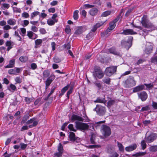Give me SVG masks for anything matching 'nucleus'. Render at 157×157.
Segmentation results:
<instances>
[{"mask_svg": "<svg viewBox=\"0 0 157 157\" xmlns=\"http://www.w3.org/2000/svg\"><path fill=\"white\" fill-rule=\"evenodd\" d=\"M147 16L144 15L142 18L141 23L143 26L146 28L149 29L148 31H151L155 29V27L147 20Z\"/></svg>", "mask_w": 157, "mask_h": 157, "instance_id": "nucleus-1", "label": "nucleus"}, {"mask_svg": "<svg viewBox=\"0 0 157 157\" xmlns=\"http://www.w3.org/2000/svg\"><path fill=\"white\" fill-rule=\"evenodd\" d=\"M136 84V82L133 77H130L125 81L124 86L126 88H130L135 86Z\"/></svg>", "mask_w": 157, "mask_h": 157, "instance_id": "nucleus-2", "label": "nucleus"}, {"mask_svg": "<svg viewBox=\"0 0 157 157\" xmlns=\"http://www.w3.org/2000/svg\"><path fill=\"white\" fill-rule=\"evenodd\" d=\"M101 131L102 135L105 137L109 136L111 132L110 128L109 126L105 125L102 126Z\"/></svg>", "mask_w": 157, "mask_h": 157, "instance_id": "nucleus-3", "label": "nucleus"}, {"mask_svg": "<svg viewBox=\"0 0 157 157\" xmlns=\"http://www.w3.org/2000/svg\"><path fill=\"white\" fill-rule=\"evenodd\" d=\"M75 126L77 129L84 131L88 130L89 127V125L87 124L78 121L75 122Z\"/></svg>", "mask_w": 157, "mask_h": 157, "instance_id": "nucleus-4", "label": "nucleus"}, {"mask_svg": "<svg viewBox=\"0 0 157 157\" xmlns=\"http://www.w3.org/2000/svg\"><path fill=\"white\" fill-rule=\"evenodd\" d=\"M94 110L96 111L98 114L100 116L104 115L106 111L105 107L100 105H97Z\"/></svg>", "mask_w": 157, "mask_h": 157, "instance_id": "nucleus-5", "label": "nucleus"}, {"mask_svg": "<svg viewBox=\"0 0 157 157\" xmlns=\"http://www.w3.org/2000/svg\"><path fill=\"white\" fill-rule=\"evenodd\" d=\"M117 69V67L112 66L106 68L105 70V73L106 75L110 76H111L115 72Z\"/></svg>", "mask_w": 157, "mask_h": 157, "instance_id": "nucleus-6", "label": "nucleus"}, {"mask_svg": "<svg viewBox=\"0 0 157 157\" xmlns=\"http://www.w3.org/2000/svg\"><path fill=\"white\" fill-rule=\"evenodd\" d=\"M133 39L132 36H130L129 37V40L128 41H126L123 40L121 42L122 46L125 48L128 49L131 46V42Z\"/></svg>", "mask_w": 157, "mask_h": 157, "instance_id": "nucleus-7", "label": "nucleus"}, {"mask_svg": "<svg viewBox=\"0 0 157 157\" xmlns=\"http://www.w3.org/2000/svg\"><path fill=\"white\" fill-rule=\"evenodd\" d=\"M153 48V44L151 42H147L145 45L144 52L147 54H149L152 52Z\"/></svg>", "mask_w": 157, "mask_h": 157, "instance_id": "nucleus-8", "label": "nucleus"}, {"mask_svg": "<svg viewBox=\"0 0 157 157\" xmlns=\"http://www.w3.org/2000/svg\"><path fill=\"white\" fill-rule=\"evenodd\" d=\"M58 152L54 154V157H60L63 153V147L62 144L59 143L58 146Z\"/></svg>", "mask_w": 157, "mask_h": 157, "instance_id": "nucleus-9", "label": "nucleus"}, {"mask_svg": "<svg viewBox=\"0 0 157 157\" xmlns=\"http://www.w3.org/2000/svg\"><path fill=\"white\" fill-rule=\"evenodd\" d=\"M93 75L95 77H97L100 79L102 78L104 75V74L102 71L100 69H95V71L93 74Z\"/></svg>", "mask_w": 157, "mask_h": 157, "instance_id": "nucleus-10", "label": "nucleus"}, {"mask_svg": "<svg viewBox=\"0 0 157 157\" xmlns=\"http://www.w3.org/2000/svg\"><path fill=\"white\" fill-rule=\"evenodd\" d=\"M157 137V135L155 133H151L146 138L147 142L150 143L155 140Z\"/></svg>", "mask_w": 157, "mask_h": 157, "instance_id": "nucleus-11", "label": "nucleus"}, {"mask_svg": "<svg viewBox=\"0 0 157 157\" xmlns=\"http://www.w3.org/2000/svg\"><path fill=\"white\" fill-rule=\"evenodd\" d=\"M139 98H140L142 101H144L147 98L148 95L145 91H142L138 93Z\"/></svg>", "mask_w": 157, "mask_h": 157, "instance_id": "nucleus-12", "label": "nucleus"}, {"mask_svg": "<svg viewBox=\"0 0 157 157\" xmlns=\"http://www.w3.org/2000/svg\"><path fill=\"white\" fill-rule=\"evenodd\" d=\"M121 34L125 35H129L136 34L137 33L136 32L134 31L132 29H128L124 30L121 33Z\"/></svg>", "mask_w": 157, "mask_h": 157, "instance_id": "nucleus-13", "label": "nucleus"}, {"mask_svg": "<svg viewBox=\"0 0 157 157\" xmlns=\"http://www.w3.org/2000/svg\"><path fill=\"white\" fill-rule=\"evenodd\" d=\"M27 36L30 39H35L37 37V35L33 33L32 31H27Z\"/></svg>", "mask_w": 157, "mask_h": 157, "instance_id": "nucleus-14", "label": "nucleus"}, {"mask_svg": "<svg viewBox=\"0 0 157 157\" xmlns=\"http://www.w3.org/2000/svg\"><path fill=\"white\" fill-rule=\"evenodd\" d=\"M144 90H145L144 85H139L134 87L133 89V92H136Z\"/></svg>", "mask_w": 157, "mask_h": 157, "instance_id": "nucleus-15", "label": "nucleus"}, {"mask_svg": "<svg viewBox=\"0 0 157 157\" xmlns=\"http://www.w3.org/2000/svg\"><path fill=\"white\" fill-rule=\"evenodd\" d=\"M136 144H134L129 146L126 147L125 149L127 151H131L136 149Z\"/></svg>", "mask_w": 157, "mask_h": 157, "instance_id": "nucleus-16", "label": "nucleus"}, {"mask_svg": "<svg viewBox=\"0 0 157 157\" xmlns=\"http://www.w3.org/2000/svg\"><path fill=\"white\" fill-rule=\"evenodd\" d=\"M55 78V76L53 75H51L48 78L46 82V85L48 86Z\"/></svg>", "mask_w": 157, "mask_h": 157, "instance_id": "nucleus-17", "label": "nucleus"}, {"mask_svg": "<svg viewBox=\"0 0 157 157\" xmlns=\"http://www.w3.org/2000/svg\"><path fill=\"white\" fill-rule=\"evenodd\" d=\"M85 30V28L82 26L79 27L75 32V34L79 35L82 33Z\"/></svg>", "mask_w": 157, "mask_h": 157, "instance_id": "nucleus-18", "label": "nucleus"}, {"mask_svg": "<svg viewBox=\"0 0 157 157\" xmlns=\"http://www.w3.org/2000/svg\"><path fill=\"white\" fill-rule=\"evenodd\" d=\"M71 119L73 120H77L81 121H83L84 120L80 116L75 115H74L72 116Z\"/></svg>", "mask_w": 157, "mask_h": 157, "instance_id": "nucleus-19", "label": "nucleus"}, {"mask_svg": "<svg viewBox=\"0 0 157 157\" xmlns=\"http://www.w3.org/2000/svg\"><path fill=\"white\" fill-rule=\"evenodd\" d=\"M98 12V9L96 8H94L90 10L89 13L92 16H94L97 14Z\"/></svg>", "mask_w": 157, "mask_h": 157, "instance_id": "nucleus-20", "label": "nucleus"}, {"mask_svg": "<svg viewBox=\"0 0 157 157\" xmlns=\"http://www.w3.org/2000/svg\"><path fill=\"white\" fill-rule=\"evenodd\" d=\"M109 25V27L106 30V32L107 33L110 32L111 30L113 29L116 26V25L114 24V23L112 22H110Z\"/></svg>", "mask_w": 157, "mask_h": 157, "instance_id": "nucleus-21", "label": "nucleus"}, {"mask_svg": "<svg viewBox=\"0 0 157 157\" xmlns=\"http://www.w3.org/2000/svg\"><path fill=\"white\" fill-rule=\"evenodd\" d=\"M14 63L15 60L12 59L10 61L9 64L5 66V68H7L13 67L14 66Z\"/></svg>", "mask_w": 157, "mask_h": 157, "instance_id": "nucleus-22", "label": "nucleus"}, {"mask_svg": "<svg viewBox=\"0 0 157 157\" xmlns=\"http://www.w3.org/2000/svg\"><path fill=\"white\" fill-rule=\"evenodd\" d=\"M69 136L70 140L71 141H74L76 137H75V133L72 132H70Z\"/></svg>", "mask_w": 157, "mask_h": 157, "instance_id": "nucleus-23", "label": "nucleus"}, {"mask_svg": "<svg viewBox=\"0 0 157 157\" xmlns=\"http://www.w3.org/2000/svg\"><path fill=\"white\" fill-rule=\"evenodd\" d=\"M7 23L11 25H14L16 24V21L15 19L13 18H10L7 21Z\"/></svg>", "mask_w": 157, "mask_h": 157, "instance_id": "nucleus-24", "label": "nucleus"}, {"mask_svg": "<svg viewBox=\"0 0 157 157\" xmlns=\"http://www.w3.org/2000/svg\"><path fill=\"white\" fill-rule=\"evenodd\" d=\"M57 20H53L52 19H49L48 20L47 22L48 24L49 25H53L56 22H57Z\"/></svg>", "mask_w": 157, "mask_h": 157, "instance_id": "nucleus-25", "label": "nucleus"}, {"mask_svg": "<svg viewBox=\"0 0 157 157\" xmlns=\"http://www.w3.org/2000/svg\"><path fill=\"white\" fill-rule=\"evenodd\" d=\"M117 145L119 148V150L121 152H123L124 148L123 145L118 142H117Z\"/></svg>", "mask_w": 157, "mask_h": 157, "instance_id": "nucleus-26", "label": "nucleus"}, {"mask_svg": "<svg viewBox=\"0 0 157 157\" xmlns=\"http://www.w3.org/2000/svg\"><path fill=\"white\" fill-rule=\"evenodd\" d=\"M19 60L22 63L26 62L28 60V57L26 56H21L20 57Z\"/></svg>", "mask_w": 157, "mask_h": 157, "instance_id": "nucleus-27", "label": "nucleus"}, {"mask_svg": "<svg viewBox=\"0 0 157 157\" xmlns=\"http://www.w3.org/2000/svg\"><path fill=\"white\" fill-rule=\"evenodd\" d=\"M94 102L105 103L106 102V101L104 98H98Z\"/></svg>", "mask_w": 157, "mask_h": 157, "instance_id": "nucleus-28", "label": "nucleus"}, {"mask_svg": "<svg viewBox=\"0 0 157 157\" xmlns=\"http://www.w3.org/2000/svg\"><path fill=\"white\" fill-rule=\"evenodd\" d=\"M79 11L78 10H75L73 13V18L75 20L78 19V18Z\"/></svg>", "mask_w": 157, "mask_h": 157, "instance_id": "nucleus-29", "label": "nucleus"}, {"mask_svg": "<svg viewBox=\"0 0 157 157\" xmlns=\"http://www.w3.org/2000/svg\"><path fill=\"white\" fill-rule=\"evenodd\" d=\"M40 13V12L38 11H34L31 14V19H33L36 16L38 15Z\"/></svg>", "mask_w": 157, "mask_h": 157, "instance_id": "nucleus-30", "label": "nucleus"}, {"mask_svg": "<svg viewBox=\"0 0 157 157\" xmlns=\"http://www.w3.org/2000/svg\"><path fill=\"white\" fill-rule=\"evenodd\" d=\"M146 154V152H140L137 153H136L135 154H134L132 155L133 156L135 157H138L139 156H141L142 155H145Z\"/></svg>", "mask_w": 157, "mask_h": 157, "instance_id": "nucleus-31", "label": "nucleus"}, {"mask_svg": "<svg viewBox=\"0 0 157 157\" xmlns=\"http://www.w3.org/2000/svg\"><path fill=\"white\" fill-rule=\"evenodd\" d=\"M111 13V11L108 10L103 12L101 16L105 17L107 16H108Z\"/></svg>", "mask_w": 157, "mask_h": 157, "instance_id": "nucleus-32", "label": "nucleus"}, {"mask_svg": "<svg viewBox=\"0 0 157 157\" xmlns=\"http://www.w3.org/2000/svg\"><path fill=\"white\" fill-rule=\"evenodd\" d=\"M140 30V35L143 36H145L148 34V32L147 30H143L142 28H141V29Z\"/></svg>", "mask_w": 157, "mask_h": 157, "instance_id": "nucleus-33", "label": "nucleus"}, {"mask_svg": "<svg viewBox=\"0 0 157 157\" xmlns=\"http://www.w3.org/2000/svg\"><path fill=\"white\" fill-rule=\"evenodd\" d=\"M109 52L110 53L113 54L114 55H118V53L117 52L114 48H111L109 49Z\"/></svg>", "mask_w": 157, "mask_h": 157, "instance_id": "nucleus-34", "label": "nucleus"}, {"mask_svg": "<svg viewBox=\"0 0 157 157\" xmlns=\"http://www.w3.org/2000/svg\"><path fill=\"white\" fill-rule=\"evenodd\" d=\"M102 81L104 83L109 85L110 84V79L108 77L105 78L103 79Z\"/></svg>", "mask_w": 157, "mask_h": 157, "instance_id": "nucleus-35", "label": "nucleus"}, {"mask_svg": "<svg viewBox=\"0 0 157 157\" xmlns=\"http://www.w3.org/2000/svg\"><path fill=\"white\" fill-rule=\"evenodd\" d=\"M96 137V136L95 134H91L90 138V142L91 144H94L95 143L94 139Z\"/></svg>", "mask_w": 157, "mask_h": 157, "instance_id": "nucleus-36", "label": "nucleus"}, {"mask_svg": "<svg viewBox=\"0 0 157 157\" xmlns=\"http://www.w3.org/2000/svg\"><path fill=\"white\" fill-rule=\"evenodd\" d=\"M149 150L151 151H157V146H151L149 148Z\"/></svg>", "mask_w": 157, "mask_h": 157, "instance_id": "nucleus-37", "label": "nucleus"}, {"mask_svg": "<svg viewBox=\"0 0 157 157\" xmlns=\"http://www.w3.org/2000/svg\"><path fill=\"white\" fill-rule=\"evenodd\" d=\"M20 29L21 33V34L20 33V34L22 36H24L25 35L26 32L25 29L24 28H21Z\"/></svg>", "mask_w": 157, "mask_h": 157, "instance_id": "nucleus-38", "label": "nucleus"}, {"mask_svg": "<svg viewBox=\"0 0 157 157\" xmlns=\"http://www.w3.org/2000/svg\"><path fill=\"white\" fill-rule=\"evenodd\" d=\"M69 86V85L68 84L67 86L63 87L61 90V92L63 94L67 90Z\"/></svg>", "mask_w": 157, "mask_h": 157, "instance_id": "nucleus-39", "label": "nucleus"}, {"mask_svg": "<svg viewBox=\"0 0 157 157\" xmlns=\"http://www.w3.org/2000/svg\"><path fill=\"white\" fill-rule=\"evenodd\" d=\"M151 62L154 63H157V56L152 57L151 59Z\"/></svg>", "mask_w": 157, "mask_h": 157, "instance_id": "nucleus-40", "label": "nucleus"}, {"mask_svg": "<svg viewBox=\"0 0 157 157\" xmlns=\"http://www.w3.org/2000/svg\"><path fill=\"white\" fill-rule=\"evenodd\" d=\"M68 128L71 131H72L74 132H75L76 131V129L74 128L73 125L72 124H70L68 126Z\"/></svg>", "mask_w": 157, "mask_h": 157, "instance_id": "nucleus-41", "label": "nucleus"}, {"mask_svg": "<svg viewBox=\"0 0 157 157\" xmlns=\"http://www.w3.org/2000/svg\"><path fill=\"white\" fill-rule=\"evenodd\" d=\"M141 144L142 149L144 150L146 148L147 146L145 141L144 140H143L141 142Z\"/></svg>", "mask_w": 157, "mask_h": 157, "instance_id": "nucleus-42", "label": "nucleus"}, {"mask_svg": "<svg viewBox=\"0 0 157 157\" xmlns=\"http://www.w3.org/2000/svg\"><path fill=\"white\" fill-rule=\"evenodd\" d=\"M114 103V101L113 100H109L107 103V106L108 107H110Z\"/></svg>", "mask_w": 157, "mask_h": 157, "instance_id": "nucleus-43", "label": "nucleus"}, {"mask_svg": "<svg viewBox=\"0 0 157 157\" xmlns=\"http://www.w3.org/2000/svg\"><path fill=\"white\" fill-rule=\"evenodd\" d=\"M43 76L45 78L48 77L49 75V72L48 71H44L43 73Z\"/></svg>", "mask_w": 157, "mask_h": 157, "instance_id": "nucleus-44", "label": "nucleus"}, {"mask_svg": "<svg viewBox=\"0 0 157 157\" xmlns=\"http://www.w3.org/2000/svg\"><path fill=\"white\" fill-rule=\"evenodd\" d=\"M14 36L16 37H18L17 40L19 41H21V38L19 35L17 31H15L14 33Z\"/></svg>", "mask_w": 157, "mask_h": 157, "instance_id": "nucleus-45", "label": "nucleus"}, {"mask_svg": "<svg viewBox=\"0 0 157 157\" xmlns=\"http://www.w3.org/2000/svg\"><path fill=\"white\" fill-rule=\"evenodd\" d=\"M8 73L10 74L11 75H16V73L15 72V68L10 69L8 71Z\"/></svg>", "mask_w": 157, "mask_h": 157, "instance_id": "nucleus-46", "label": "nucleus"}, {"mask_svg": "<svg viewBox=\"0 0 157 157\" xmlns=\"http://www.w3.org/2000/svg\"><path fill=\"white\" fill-rule=\"evenodd\" d=\"M94 6L91 5L86 4L83 5V8L84 9L90 8L93 7Z\"/></svg>", "mask_w": 157, "mask_h": 157, "instance_id": "nucleus-47", "label": "nucleus"}, {"mask_svg": "<svg viewBox=\"0 0 157 157\" xmlns=\"http://www.w3.org/2000/svg\"><path fill=\"white\" fill-rule=\"evenodd\" d=\"M54 62L56 63H58L61 61V59L57 57H55L53 58Z\"/></svg>", "mask_w": 157, "mask_h": 157, "instance_id": "nucleus-48", "label": "nucleus"}, {"mask_svg": "<svg viewBox=\"0 0 157 157\" xmlns=\"http://www.w3.org/2000/svg\"><path fill=\"white\" fill-rule=\"evenodd\" d=\"M42 40L38 39L35 41V43L36 45H38L42 43Z\"/></svg>", "mask_w": 157, "mask_h": 157, "instance_id": "nucleus-49", "label": "nucleus"}, {"mask_svg": "<svg viewBox=\"0 0 157 157\" xmlns=\"http://www.w3.org/2000/svg\"><path fill=\"white\" fill-rule=\"evenodd\" d=\"M65 32L67 34L70 33L71 32V29H70V27L69 26L67 25L65 29Z\"/></svg>", "mask_w": 157, "mask_h": 157, "instance_id": "nucleus-50", "label": "nucleus"}, {"mask_svg": "<svg viewBox=\"0 0 157 157\" xmlns=\"http://www.w3.org/2000/svg\"><path fill=\"white\" fill-rule=\"evenodd\" d=\"M31 30L34 32H36L38 31V29L36 26L33 25L31 27Z\"/></svg>", "mask_w": 157, "mask_h": 157, "instance_id": "nucleus-51", "label": "nucleus"}, {"mask_svg": "<svg viewBox=\"0 0 157 157\" xmlns=\"http://www.w3.org/2000/svg\"><path fill=\"white\" fill-rule=\"evenodd\" d=\"M15 68V72L16 75H17V74L19 73L20 72L22 71V68Z\"/></svg>", "mask_w": 157, "mask_h": 157, "instance_id": "nucleus-52", "label": "nucleus"}, {"mask_svg": "<svg viewBox=\"0 0 157 157\" xmlns=\"http://www.w3.org/2000/svg\"><path fill=\"white\" fill-rule=\"evenodd\" d=\"M15 81L17 83H20L22 82L21 79L20 77H17L15 79Z\"/></svg>", "mask_w": 157, "mask_h": 157, "instance_id": "nucleus-53", "label": "nucleus"}, {"mask_svg": "<svg viewBox=\"0 0 157 157\" xmlns=\"http://www.w3.org/2000/svg\"><path fill=\"white\" fill-rule=\"evenodd\" d=\"M30 66L31 68L33 70L36 69L37 67V65L35 63H32L31 64Z\"/></svg>", "mask_w": 157, "mask_h": 157, "instance_id": "nucleus-54", "label": "nucleus"}, {"mask_svg": "<svg viewBox=\"0 0 157 157\" xmlns=\"http://www.w3.org/2000/svg\"><path fill=\"white\" fill-rule=\"evenodd\" d=\"M25 100L27 103L29 104L32 101V99L28 97H25Z\"/></svg>", "mask_w": 157, "mask_h": 157, "instance_id": "nucleus-55", "label": "nucleus"}, {"mask_svg": "<svg viewBox=\"0 0 157 157\" xmlns=\"http://www.w3.org/2000/svg\"><path fill=\"white\" fill-rule=\"evenodd\" d=\"M21 148V149H24L27 146V144L22 143H20Z\"/></svg>", "mask_w": 157, "mask_h": 157, "instance_id": "nucleus-56", "label": "nucleus"}, {"mask_svg": "<svg viewBox=\"0 0 157 157\" xmlns=\"http://www.w3.org/2000/svg\"><path fill=\"white\" fill-rule=\"evenodd\" d=\"M29 117L28 116H25L23 118L22 120L21 121V123H24L28 119Z\"/></svg>", "mask_w": 157, "mask_h": 157, "instance_id": "nucleus-57", "label": "nucleus"}, {"mask_svg": "<svg viewBox=\"0 0 157 157\" xmlns=\"http://www.w3.org/2000/svg\"><path fill=\"white\" fill-rule=\"evenodd\" d=\"M13 10L14 12L16 13H20L21 11L20 8H17V7H13Z\"/></svg>", "mask_w": 157, "mask_h": 157, "instance_id": "nucleus-58", "label": "nucleus"}, {"mask_svg": "<svg viewBox=\"0 0 157 157\" xmlns=\"http://www.w3.org/2000/svg\"><path fill=\"white\" fill-rule=\"evenodd\" d=\"M22 17L25 18H28L29 16V13L27 12H24L22 13Z\"/></svg>", "mask_w": 157, "mask_h": 157, "instance_id": "nucleus-59", "label": "nucleus"}, {"mask_svg": "<svg viewBox=\"0 0 157 157\" xmlns=\"http://www.w3.org/2000/svg\"><path fill=\"white\" fill-rule=\"evenodd\" d=\"M94 84L95 86L97 87L99 89H100L101 87V83L99 82H94Z\"/></svg>", "mask_w": 157, "mask_h": 157, "instance_id": "nucleus-60", "label": "nucleus"}, {"mask_svg": "<svg viewBox=\"0 0 157 157\" xmlns=\"http://www.w3.org/2000/svg\"><path fill=\"white\" fill-rule=\"evenodd\" d=\"M10 88L13 91H14L16 89V87L14 85L11 84L10 86Z\"/></svg>", "mask_w": 157, "mask_h": 157, "instance_id": "nucleus-61", "label": "nucleus"}, {"mask_svg": "<svg viewBox=\"0 0 157 157\" xmlns=\"http://www.w3.org/2000/svg\"><path fill=\"white\" fill-rule=\"evenodd\" d=\"M40 33L42 34H44L46 33V31L44 28H40L39 30Z\"/></svg>", "mask_w": 157, "mask_h": 157, "instance_id": "nucleus-62", "label": "nucleus"}, {"mask_svg": "<svg viewBox=\"0 0 157 157\" xmlns=\"http://www.w3.org/2000/svg\"><path fill=\"white\" fill-rule=\"evenodd\" d=\"M65 48L67 49H69L71 48V45L70 43H68L67 44H65L64 45Z\"/></svg>", "mask_w": 157, "mask_h": 157, "instance_id": "nucleus-63", "label": "nucleus"}, {"mask_svg": "<svg viewBox=\"0 0 157 157\" xmlns=\"http://www.w3.org/2000/svg\"><path fill=\"white\" fill-rule=\"evenodd\" d=\"M3 29L5 30H8L11 29V27L9 25H6L3 27Z\"/></svg>", "mask_w": 157, "mask_h": 157, "instance_id": "nucleus-64", "label": "nucleus"}]
</instances>
